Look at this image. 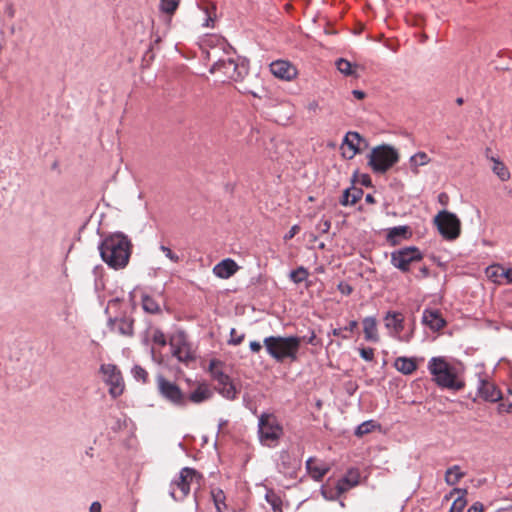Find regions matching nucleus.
<instances>
[{"instance_id":"6ab92c4d","label":"nucleus","mask_w":512,"mask_h":512,"mask_svg":"<svg viewBox=\"0 0 512 512\" xmlns=\"http://www.w3.org/2000/svg\"><path fill=\"white\" fill-rule=\"evenodd\" d=\"M110 329L123 336H132L133 320L130 318H115L109 321Z\"/></svg>"},{"instance_id":"c85d7f7f","label":"nucleus","mask_w":512,"mask_h":512,"mask_svg":"<svg viewBox=\"0 0 512 512\" xmlns=\"http://www.w3.org/2000/svg\"><path fill=\"white\" fill-rule=\"evenodd\" d=\"M409 231L407 226H396L392 227L388 230L387 233V241L391 245L398 244L400 239H406L408 237Z\"/></svg>"},{"instance_id":"9b49d317","label":"nucleus","mask_w":512,"mask_h":512,"mask_svg":"<svg viewBox=\"0 0 512 512\" xmlns=\"http://www.w3.org/2000/svg\"><path fill=\"white\" fill-rule=\"evenodd\" d=\"M422 258L423 255L417 247H404L391 253V264L402 272H407L411 263L420 261Z\"/></svg>"},{"instance_id":"423d86ee","label":"nucleus","mask_w":512,"mask_h":512,"mask_svg":"<svg viewBox=\"0 0 512 512\" xmlns=\"http://www.w3.org/2000/svg\"><path fill=\"white\" fill-rule=\"evenodd\" d=\"M283 434V428L272 413H262L258 418V436L262 445L274 447Z\"/></svg>"},{"instance_id":"ddd939ff","label":"nucleus","mask_w":512,"mask_h":512,"mask_svg":"<svg viewBox=\"0 0 512 512\" xmlns=\"http://www.w3.org/2000/svg\"><path fill=\"white\" fill-rule=\"evenodd\" d=\"M277 469L280 473L288 477H295L300 468V461L292 456L288 451L282 450L277 458Z\"/></svg>"},{"instance_id":"7ed1b4c3","label":"nucleus","mask_w":512,"mask_h":512,"mask_svg":"<svg viewBox=\"0 0 512 512\" xmlns=\"http://www.w3.org/2000/svg\"><path fill=\"white\" fill-rule=\"evenodd\" d=\"M131 248L132 245L128 237L120 232L108 235L98 246L102 260L114 270L127 266Z\"/></svg>"},{"instance_id":"f704fd0d","label":"nucleus","mask_w":512,"mask_h":512,"mask_svg":"<svg viewBox=\"0 0 512 512\" xmlns=\"http://www.w3.org/2000/svg\"><path fill=\"white\" fill-rule=\"evenodd\" d=\"M378 425L373 420L364 421L360 425L357 426L355 430V435L361 437L372 432Z\"/></svg>"},{"instance_id":"603ef678","label":"nucleus","mask_w":512,"mask_h":512,"mask_svg":"<svg viewBox=\"0 0 512 512\" xmlns=\"http://www.w3.org/2000/svg\"><path fill=\"white\" fill-rule=\"evenodd\" d=\"M358 326V322L356 320H351L347 326L344 327L345 331L353 332Z\"/></svg>"},{"instance_id":"3c124183","label":"nucleus","mask_w":512,"mask_h":512,"mask_svg":"<svg viewBox=\"0 0 512 512\" xmlns=\"http://www.w3.org/2000/svg\"><path fill=\"white\" fill-rule=\"evenodd\" d=\"M344 328H334L332 330V335L336 336V337H341L342 339H348V336L346 334L343 333Z\"/></svg>"},{"instance_id":"bb28decb","label":"nucleus","mask_w":512,"mask_h":512,"mask_svg":"<svg viewBox=\"0 0 512 512\" xmlns=\"http://www.w3.org/2000/svg\"><path fill=\"white\" fill-rule=\"evenodd\" d=\"M306 468L311 477L317 481L321 480L329 470L325 464L319 463L313 458H309L306 461Z\"/></svg>"},{"instance_id":"4d7b16f0","label":"nucleus","mask_w":512,"mask_h":512,"mask_svg":"<svg viewBox=\"0 0 512 512\" xmlns=\"http://www.w3.org/2000/svg\"><path fill=\"white\" fill-rule=\"evenodd\" d=\"M352 94L358 100H362L365 97V92L361 90H353Z\"/></svg>"},{"instance_id":"f8f14e48","label":"nucleus","mask_w":512,"mask_h":512,"mask_svg":"<svg viewBox=\"0 0 512 512\" xmlns=\"http://www.w3.org/2000/svg\"><path fill=\"white\" fill-rule=\"evenodd\" d=\"M100 370L103 374L104 381L110 386V395L113 398L120 396L124 390V383L119 369L113 364H103Z\"/></svg>"},{"instance_id":"5701e85b","label":"nucleus","mask_w":512,"mask_h":512,"mask_svg":"<svg viewBox=\"0 0 512 512\" xmlns=\"http://www.w3.org/2000/svg\"><path fill=\"white\" fill-rule=\"evenodd\" d=\"M216 382V389L219 394H221L224 398L228 400H234L236 398L238 391L229 375H226L225 380L218 379Z\"/></svg>"},{"instance_id":"e2e57ef3","label":"nucleus","mask_w":512,"mask_h":512,"mask_svg":"<svg viewBox=\"0 0 512 512\" xmlns=\"http://www.w3.org/2000/svg\"><path fill=\"white\" fill-rule=\"evenodd\" d=\"M213 22L214 20L209 16L207 19H206V22H205V26L206 27H212L213 26Z\"/></svg>"},{"instance_id":"aec40b11","label":"nucleus","mask_w":512,"mask_h":512,"mask_svg":"<svg viewBox=\"0 0 512 512\" xmlns=\"http://www.w3.org/2000/svg\"><path fill=\"white\" fill-rule=\"evenodd\" d=\"M422 321L425 325L434 331H439L446 324L445 320L437 310H424Z\"/></svg>"},{"instance_id":"473e14b6","label":"nucleus","mask_w":512,"mask_h":512,"mask_svg":"<svg viewBox=\"0 0 512 512\" xmlns=\"http://www.w3.org/2000/svg\"><path fill=\"white\" fill-rule=\"evenodd\" d=\"M491 160L494 163L492 167L493 172L499 177L500 180L507 181L510 178V172L505 164L494 157H492Z\"/></svg>"},{"instance_id":"20e7f679","label":"nucleus","mask_w":512,"mask_h":512,"mask_svg":"<svg viewBox=\"0 0 512 512\" xmlns=\"http://www.w3.org/2000/svg\"><path fill=\"white\" fill-rule=\"evenodd\" d=\"M300 344L301 339L297 336H269L263 340L268 355L277 362H283L285 359L296 361Z\"/></svg>"},{"instance_id":"72a5a7b5","label":"nucleus","mask_w":512,"mask_h":512,"mask_svg":"<svg viewBox=\"0 0 512 512\" xmlns=\"http://www.w3.org/2000/svg\"><path fill=\"white\" fill-rule=\"evenodd\" d=\"M211 496L217 512H224L226 509L225 494L221 489H213Z\"/></svg>"},{"instance_id":"49530a36","label":"nucleus","mask_w":512,"mask_h":512,"mask_svg":"<svg viewBox=\"0 0 512 512\" xmlns=\"http://www.w3.org/2000/svg\"><path fill=\"white\" fill-rule=\"evenodd\" d=\"M359 353L362 359L365 361H373L374 359V349L368 348H359Z\"/></svg>"},{"instance_id":"a211bd4d","label":"nucleus","mask_w":512,"mask_h":512,"mask_svg":"<svg viewBox=\"0 0 512 512\" xmlns=\"http://www.w3.org/2000/svg\"><path fill=\"white\" fill-rule=\"evenodd\" d=\"M238 268L233 259L226 258L214 266L213 273L221 279H228L237 272Z\"/></svg>"},{"instance_id":"4468645a","label":"nucleus","mask_w":512,"mask_h":512,"mask_svg":"<svg viewBox=\"0 0 512 512\" xmlns=\"http://www.w3.org/2000/svg\"><path fill=\"white\" fill-rule=\"evenodd\" d=\"M270 71L275 77L285 81H290L297 75L296 68L284 60L272 62L270 64Z\"/></svg>"},{"instance_id":"9d476101","label":"nucleus","mask_w":512,"mask_h":512,"mask_svg":"<svg viewBox=\"0 0 512 512\" xmlns=\"http://www.w3.org/2000/svg\"><path fill=\"white\" fill-rule=\"evenodd\" d=\"M434 221L445 239L454 240L460 235L461 223L454 213L446 210L440 211Z\"/></svg>"},{"instance_id":"680f3d73","label":"nucleus","mask_w":512,"mask_h":512,"mask_svg":"<svg viewBox=\"0 0 512 512\" xmlns=\"http://www.w3.org/2000/svg\"><path fill=\"white\" fill-rule=\"evenodd\" d=\"M227 423H228V421H227V420H225V419H221V420L219 421V424H218V431H220L224 426H226V425H227Z\"/></svg>"},{"instance_id":"412c9836","label":"nucleus","mask_w":512,"mask_h":512,"mask_svg":"<svg viewBox=\"0 0 512 512\" xmlns=\"http://www.w3.org/2000/svg\"><path fill=\"white\" fill-rule=\"evenodd\" d=\"M359 472L357 470H349L347 474L337 482L336 484V494L341 495L346 492L350 488L356 486L359 483Z\"/></svg>"},{"instance_id":"7c9ffc66","label":"nucleus","mask_w":512,"mask_h":512,"mask_svg":"<svg viewBox=\"0 0 512 512\" xmlns=\"http://www.w3.org/2000/svg\"><path fill=\"white\" fill-rule=\"evenodd\" d=\"M430 162L429 156L425 152H418L409 159L410 167L413 173H418V168Z\"/></svg>"},{"instance_id":"8fccbe9b","label":"nucleus","mask_w":512,"mask_h":512,"mask_svg":"<svg viewBox=\"0 0 512 512\" xmlns=\"http://www.w3.org/2000/svg\"><path fill=\"white\" fill-rule=\"evenodd\" d=\"M249 347L253 353H258L261 350L262 345L258 341H251Z\"/></svg>"},{"instance_id":"393cba45","label":"nucleus","mask_w":512,"mask_h":512,"mask_svg":"<svg viewBox=\"0 0 512 512\" xmlns=\"http://www.w3.org/2000/svg\"><path fill=\"white\" fill-rule=\"evenodd\" d=\"M142 308L146 313L149 314H159L161 313V295L157 297L150 296L148 294L142 295Z\"/></svg>"},{"instance_id":"0eeeda50","label":"nucleus","mask_w":512,"mask_h":512,"mask_svg":"<svg viewBox=\"0 0 512 512\" xmlns=\"http://www.w3.org/2000/svg\"><path fill=\"white\" fill-rule=\"evenodd\" d=\"M156 387L158 394L166 402L176 407H186L187 397L181 388L173 381L168 380L159 374L156 377Z\"/></svg>"},{"instance_id":"09e8293b","label":"nucleus","mask_w":512,"mask_h":512,"mask_svg":"<svg viewBox=\"0 0 512 512\" xmlns=\"http://www.w3.org/2000/svg\"><path fill=\"white\" fill-rule=\"evenodd\" d=\"M300 228L298 225H293L290 230L284 235V240L288 241L292 239L298 232Z\"/></svg>"},{"instance_id":"774afa93","label":"nucleus","mask_w":512,"mask_h":512,"mask_svg":"<svg viewBox=\"0 0 512 512\" xmlns=\"http://www.w3.org/2000/svg\"><path fill=\"white\" fill-rule=\"evenodd\" d=\"M456 102H457V104H459V105H460V104H462V103H463V99H462V98H458V99L456 100Z\"/></svg>"},{"instance_id":"de8ad7c7","label":"nucleus","mask_w":512,"mask_h":512,"mask_svg":"<svg viewBox=\"0 0 512 512\" xmlns=\"http://www.w3.org/2000/svg\"><path fill=\"white\" fill-rule=\"evenodd\" d=\"M500 276L506 280L507 284L512 285V268L501 270Z\"/></svg>"},{"instance_id":"ea45409f","label":"nucleus","mask_w":512,"mask_h":512,"mask_svg":"<svg viewBox=\"0 0 512 512\" xmlns=\"http://www.w3.org/2000/svg\"><path fill=\"white\" fill-rule=\"evenodd\" d=\"M501 270H504V267L501 265H492L487 268V274L490 279H492L494 282L499 283V278H502L500 276Z\"/></svg>"},{"instance_id":"f03ea898","label":"nucleus","mask_w":512,"mask_h":512,"mask_svg":"<svg viewBox=\"0 0 512 512\" xmlns=\"http://www.w3.org/2000/svg\"><path fill=\"white\" fill-rule=\"evenodd\" d=\"M432 381L441 389L462 390L465 386L460 364L449 361L444 356L432 357L427 364Z\"/></svg>"},{"instance_id":"4c0bfd02","label":"nucleus","mask_w":512,"mask_h":512,"mask_svg":"<svg viewBox=\"0 0 512 512\" xmlns=\"http://www.w3.org/2000/svg\"><path fill=\"white\" fill-rule=\"evenodd\" d=\"M265 498H266L267 502L271 505L274 512H282L281 500L275 493H273L272 491H269L266 493Z\"/></svg>"},{"instance_id":"0e129e2a","label":"nucleus","mask_w":512,"mask_h":512,"mask_svg":"<svg viewBox=\"0 0 512 512\" xmlns=\"http://www.w3.org/2000/svg\"><path fill=\"white\" fill-rule=\"evenodd\" d=\"M365 201H366L367 203H374V202H375L374 197H373V195H371V194H367V195H366V197H365Z\"/></svg>"},{"instance_id":"5fc2aeb1","label":"nucleus","mask_w":512,"mask_h":512,"mask_svg":"<svg viewBox=\"0 0 512 512\" xmlns=\"http://www.w3.org/2000/svg\"><path fill=\"white\" fill-rule=\"evenodd\" d=\"M101 509H102L101 503L98 501H95L90 505L89 511L90 512H101Z\"/></svg>"},{"instance_id":"c756f323","label":"nucleus","mask_w":512,"mask_h":512,"mask_svg":"<svg viewBox=\"0 0 512 512\" xmlns=\"http://www.w3.org/2000/svg\"><path fill=\"white\" fill-rule=\"evenodd\" d=\"M463 476H464V473L461 471V468L458 465H454L446 470L445 482L449 486H454L460 481V479Z\"/></svg>"},{"instance_id":"b1692460","label":"nucleus","mask_w":512,"mask_h":512,"mask_svg":"<svg viewBox=\"0 0 512 512\" xmlns=\"http://www.w3.org/2000/svg\"><path fill=\"white\" fill-rule=\"evenodd\" d=\"M364 337L367 341L378 342L379 334L375 317H365L362 321Z\"/></svg>"},{"instance_id":"6e6552de","label":"nucleus","mask_w":512,"mask_h":512,"mask_svg":"<svg viewBox=\"0 0 512 512\" xmlns=\"http://www.w3.org/2000/svg\"><path fill=\"white\" fill-rule=\"evenodd\" d=\"M198 484V474L196 470L185 467L180 471L178 478L170 485V495L174 500H183L190 492L191 485Z\"/></svg>"},{"instance_id":"052dcab7","label":"nucleus","mask_w":512,"mask_h":512,"mask_svg":"<svg viewBox=\"0 0 512 512\" xmlns=\"http://www.w3.org/2000/svg\"><path fill=\"white\" fill-rule=\"evenodd\" d=\"M309 111H316L318 109V103L316 101H312L307 106Z\"/></svg>"},{"instance_id":"2f4dec72","label":"nucleus","mask_w":512,"mask_h":512,"mask_svg":"<svg viewBox=\"0 0 512 512\" xmlns=\"http://www.w3.org/2000/svg\"><path fill=\"white\" fill-rule=\"evenodd\" d=\"M209 372L214 381H217L218 379H226L227 374L223 371V364L219 360L213 359L210 361Z\"/></svg>"},{"instance_id":"a878e982","label":"nucleus","mask_w":512,"mask_h":512,"mask_svg":"<svg viewBox=\"0 0 512 512\" xmlns=\"http://www.w3.org/2000/svg\"><path fill=\"white\" fill-rule=\"evenodd\" d=\"M363 196V190L361 188H357L355 186H351L344 190L342 197L340 199V204L342 206H352L357 203Z\"/></svg>"},{"instance_id":"79ce46f5","label":"nucleus","mask_w":512,"mask_h":512,"mask_svg":"<svg viewBox=\"0 0 512 512\" xmlns=\"http://www.w3.org/2000/svg\"><path fill=\"white\" fill-rule=\"evenodd\" d=\"M152 341L154 344H157L161 347H164L167 344L164 333L159 329H154L152 331Z\"/></svg>"},{"instance_id":"6e6d98bb","label":"nucleus","mask_w":512,"mask_h":512,"mask_svg":"<svg viewBox=\"0 0 512 512\" xmlns=\"http://www.w3.org/2000/svg\"><path fill=\"white\" fill-rule=\"evenodd\" d=\"M412 335L411 334H407V335H402L401 333L398 334V336L394 337L395 339H397L398 341H401V342H409L410 339H411Z\"/></svg>"},{"instance_id":"69168bd1","label":"nucleus","mask_w":512,"mask_h":512,"mask_svg":"<svg viewBox=\"0 0 512 512\" xmlns=\"http://www.w3.org/2000/svg\"><path fill=\"white\" fill-rule=\"evenodd\" d=\"M315 338H316L315 334L312 333L311 336L308 339V343L314 345L315 344Z\"/></svg>"},{"instance_id":"bf43d9fd","label":"nucleus","mask_w":512,"mask_h":512,"mask_svg":"<svg viewBox=\"0 0 512 512\" xmlns=\"http://www.w3.org/2000/svg\"><path fill=\"white\" fill-rule=\"evenodd\" d=\"M339 288H340V290H341V292H342L343 294H350V293L352 292V288H351L349 285H342V284H341V285L339 286Z\"/></svg>"},{"instance_id":"13d9d810","label":"nucleus","mask_w":512,"mask_h":512,"mask_svg":"<svg viewBox=\"0 0 512 512\" xmlns=\"http://www.w3.org/2000/svg\"><path fill=\"white\" fill-rule=\"evenodd\" d=\"M420 275L418 277L426 278L429 276V269L427 267H421L419 270Z\"/></svg>"},{"instance_id":"4be33fe9","label":"nucleus","mask_w":512,"mask_h":512,"mask_svg":"<svg viewBox=\"0 0 512 512\" xmlns=\"http://www.w3.org/2000/svg\"><path fill=\"white\" fill-rule=\"evenodd\" d=\"M394 367L398 372L404 375H411L417 370L418 364L414 357L401 356L395 359Z\"/></svg>"},{"instance_id":"f3484780","label":"nucleus","mask_w":512,"mask_h":512,"mask_svg":"<svg viewBox=\"0 0 512 512\" xmlns=\"http://www.w3.org/2000/svg\"><path fill=\"white\" fill-rule=\"evenodd\" d=\"M385 327L390 331L394 338L402 333L404 329V317L399 312H388L384 318Z\"/></svg>"},{"instance_id":"c03bdc74","label":"nucleus","mask_w":512,"mask_h":512,"mask_svg":"<svg viewBox=\"0 0 512 512\" xmlns=\"http://www.w3.org/2000/svg\"><path fill=\"white\" fill-rule=\"evenodd\" d=\"M244 337V334H237L236 329L232 328L230 331V339L228 343L231 345H239L243 341Z\"/></svg>"},{"instance_id":"a18cd8bd","label":"nucleus","mask_w":512,"mask_h":512,"mask_svg":"<svg viewBox=\"0 0 512 512\" xmlns=\"http://www.w3.org/2000/svg\"><path fill=\"white\" fill-rule=\"evenodd\" d=\"M465 506H466V500L462 497H458L452 503L450 510L454 511V512H462Z\"/></svg>"},{"instance_id":"cd10ccee","label":"nucleus","mask_w":512,"mask_h":512,"mask_svg":"<svg viewBox=\"0 0 512 512\" xmlns=\"http://www.w3.org/2000/svg\"><path fill=\"white\" fill-rule=\"evenodd\" d=\"M361 142H364V139L357 132L350 131L345 135L343 144L347 145L351 151L349 158H352L355 154L360 152Z\"/></svg>"},{"instance_id":"c9c22d12","label":"nucleus","mask_w":512,"mask_h":512,"mask_svg":"<svg viewBox=\"0 0 512 512\" xmlns=\"http://www.w3.org/2000/svg\"><path fill=\"white\" fill-rule=\"evenodd\" d=\"M335 64L340 73L344 74L345 76L353 75V73H354V71L352 69L353 65L350 61H348L344 58H340L336 61Z\"/></svg>"},{"instance_id":"a19ab883","label":"nucleus","mask_w":512,"mask_h":512,"mask_svg":"<svg viewBox=\"0 0 512 512\" xmlns=\"http://www.w3.org/2000/svg\"><path fill=\"white\" fill-rule=\"evenodd\" d=\"M131 373L133 375V377L138 380V381H142V382H146L147 380V377H148V373L146 372V370L144 368H142L141 366L139 365H135L132 370H131Z\"/></svg>"},{"instance_id":"58836bf2","label":"nucleus","mask_w":512,"mask_h":512,"mask_svg":"<svg viewBox=\"0 0 512 512\" xmlns=\"http://www.w3.org/2000/svg\"><path fill=\"white\" fill-rule=\"evenodd\" d=\"M179 2L180 0H161L160 8L163 12L172 14L177 9Z\"/></svg>"},{"instance_id":"338daca9","label":"nucleus","mask_w":512,"mask_h":512,"mask_svg":"<svg viewBox=\"0 0 512 512\" xmlns=\"http://www.w3.org/2000/svg\"><path fill=\"white\" fill-rule=\"evenodd\" d=\"M322 494L325 498H332V496H329L326 490H322Z\"/></svg>"},{"instance_id":"39448f33","label":"nucleus","mask_w":512,"mask_h":512,"mask_svg":"<svg viewBox=\"0 0 512 512\" xmlns=\"http://www.w3.org/2000/svg\"><path fill=\"white\" fill-rule=\"evenodd\" d=\"M399 161V153L391 145L383 144L374 147L368 155V165L373 172L382 174Z\"/></svg>"},{"instance_id":"2eb2a0df","label":"nucleus","mask_w":512,"mask_h":512,"mask_svg":"<svg viewBox=\"0 0 512 512\" xmlns=\"http://www.w3.org/2000/svg\"><path fill=\"white\" fill-rule=\"evenodd\" d=\"M478 394L485 401L497 402L502 399V393L497 386L488 381L481 379L478 385Z\"/></svg>"},{"instance_id":"dca6fc26","label":"nucleus","mask_w":512,"mask_h":512,"mask_svg":"<svg viewBox=\"0 0 512 512\" xmlns=\"http://www.w3.org/2000/svg\"><path fill=\"white\" fill-rule=\"evenodd\" d=\"M187 403L201 404L212 397V391L204 382L196 383L195 388L186 395Z\"/></svg>"},{"instance_id":"1a4fd4ad","label":"nucleus","mask_w":512,"mask_h":512,"mask_svg":"<svg viewBox=\"0 0 512 512\" xmlns=\"http://www.w3.org/2000/svg\"><path fill=\"white\" fill-rule=\"evenodd\" d=\"M172 356L179 362L188 363L194 360V350L183 331L174 332L169 339Z\"/></svg>"},{"instance_id":"f257e3e1","label":"nucleus","mask_w":512,"mask_h":512,"mask_svg":"<svg viewBox=\"0 0 512 512\" xmlns=\"http://www.w3.org/2000/svg\"><path fill=\"white\" fill-rule=\"evenodd\" d=\"M220 47L223 50V54L221 56L218 55L219 49L217 48H213L208 52V58L214 61L210 68V72L212 74H221L223 76V81L242 80L248 74L247 61L237 56L233 51V48L225 41H221Z\"/></svg>"},{"instance_id":"864d4df0","label":"nucleus","mask_w":512,"mask_h":512,"mask_svg":"<svg viewBox=\"0 0 512 512\" xmlns=\"http://www.w3.org/2000/svg\"><path fill=\"white\" fill-rule=\"evenodd\" d=\"M467 512H483V505L481 503H474Z\"/></svg>"},{"instance_id":"e433bc0d","label":"nucleus","mask_w":512,"mask_h":512,"mask_svg":"<svg viewBox=\"0 0 512 512\" xmlns=\"http://www.w3.org/2000/svg\"><path fill=\"white\" fill-rule=\"evenodd\" d=\"M308 275H309V273H308L307 269L300 266L297 269L290 272V279L294 283L298 284V283L305 281L307 279Z\"/></svg>"},{"instance_id":"37998d69","label":"nucleus","mask_w":512,"mask_h":512,"mask_svg":"<svg viewBox=\"0 0 512 512\" xmlns=\"http://www.w3.org/2000/svg\"><path fill=\"white\" fill-rule=\"evenodd\" d=\"M160 250L171 262L178 263L180 261V257L176 253H174L169 247L161 245Z\"/></svg>"}]
</instances>
